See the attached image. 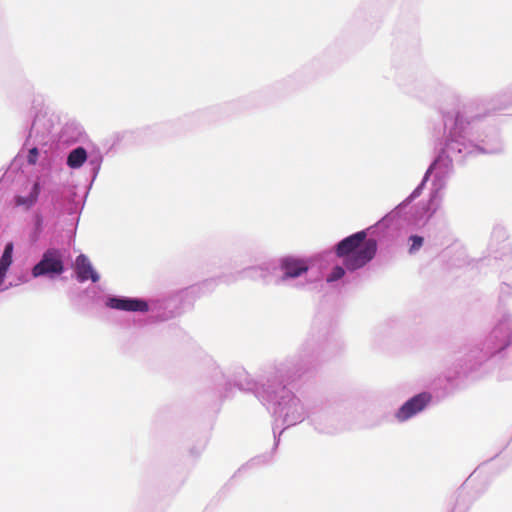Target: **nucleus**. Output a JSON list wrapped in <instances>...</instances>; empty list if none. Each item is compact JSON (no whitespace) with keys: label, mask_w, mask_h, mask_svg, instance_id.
<instances>
[{"label":"nucleus","mask_w":512,"mask_h":512,"mask_svg":"<svg viewBox=\"0 0 512 512\" xmlns=\"http://www.w3.org/2000/svg\"><path fill=\"white\" fill-rule=\"evenodd\" d=\"M376 252V240L367 238L365 231L346 237L336 247V255L343 259V265L349 271L364 267L374 258Z\"/></svg>","instance_id":"1"},{"label":"nucleus","mask_w":512,"mask_h":512,"mask_svg":"<svg viewBox=\"0 0 512 512\" xmlns=\"http://www.w3.org/2000/svg\"><path fill=\"white\" fill-rule=\"evenodd\" d=\"M64 270L63 262L58 250H47L41 261L32 270L34 277L46 274H61Z\"/></svg>","instance_id":"2"},{"label":"nucleus","mask_w":512,"mask_h":512,"mask_svg":"<svg viewBox=\"0 0 512 512\" xmlns=\"http://www.w3.org/2000/svg\"><path fill=\"white\" fill-rule=\"evenodd\" d=\"M430 401L431 395L429 393L417 394L401 406L396 413V418L401 422L406 421L422 411Z\"/></svg>","instance_id":"3"},{"label":"nucleus","mask_w":512,"mask_h":512,"mask_svg":"<svg viewBox=\"0 0 512 512\" xmlns=\"http://www.w3.org/2000/svg\"><path fill=\"white\" fill-rule=\"evenodd\" d=\"M107 306L112 309L132 312H147L149 310V306L146 301L134 298H109Z\"/></svg>","instance_id":"4"},{"label":"nucleus","mask_w":512,"mask_h":512,"mask_svg":"<svg viewBox=\"0 0 512 512\" xmlns=\"http://www.w3.org/2000/svg\"><path fill=\"white\" fill-rule=\"evenodd\" d=\"M75 271L77 274V278L80 282H84L87 280H91L92 282H97L99 280V276L96 271L93 269L91 262L88 257L84 254H80L75 261Z\"/></svg>","instance_id":"5"},{"label":"nucleus","mask_w":512,"mask_h":512,"mask_svg":"<svg viewBox=\"0 0 512 512\" xmlns=\"http://www.w3.org/2000/svg\"><path fill=\"white\" fill-rule=\"evenodd\" d=\"M284 278H295L308 270L307 263L302 259L285 258L282 261Z\"/></svg>","instance_id":"6"},{"label":"nucleus","mask_w":512,"mask_h":512,"mask_svg":"<svg viewBox=\"0 0 512 512\" xmlns=\"http://www.w3.org/2000/svg\"><path fill=\"white\" fill-rule=\"evenodd\" d=\"M481 115H468L466 112H458L455 117L454 127L451 130L453 138L462 137L466 131L467 126L475 120H480Z\"/></svg>","instance_id":"7"},{"label":"nucleus","mask_w":512,"mask_h":512,"mask_svg":"<svg viewBox=\"0 0 512 512\" xmlns=\"http://www.w3.org/2000/svg\"><path fill=\"white\" fill-rule=\"evenodd\" d=\"M40 194V184L35 182L32 186L30 193L27 196H16L15 205L30 209L38 200Z\"/></svg>","instance_id":"8"},{"label":"nucleus","mask_w":512,"mask_h":512,"mask_svg":"<svg viewBox=\"0 0 512 512\" xmlns=\"http://www.w3.org/2000/svg\"><path fill=\"white\" fill-rule=\"evenodd\" d=\"M87 159V152L83 147H78L72 150L67 158V165L70 168H80Z\"/></svg>","instance_id":"9"},{"label":"nucleus","mask_w":512,"mask_h":512,"mask_svg":"<svg viewBox=\"0 0 512 512\" xmlns=\"http://www.w3.org/2000/svg\"><path fill=\"white\" fill-rule=\"evenodd\" d=\"M12 253H13V243L9 242L6 244L4 252L0 258V267L8 270L10 265L12 264Z\"/></svg>","instance_id":"10"},{"label":"nucleus","mask_w":512,"mask_h":512,"mask_svg":"<svg viewBox=\"0 0 512 512\" xmlns=\"http://www.w3.org/2000/svg\"><path fill=\"white\" fill-rule=\"evenodd\" d=\"M344 274H345V270H344L343 267L335 266L332 269L331 274L328 276L327 281L328 282H333V281L339 280V279H341L344 276Z\"/></svg>","instance_id":"11"},{"label":"nucleus","mask_w":512,"mask_h":512,"mask_svg":"<svg viewBox=\"0 0 512 512\" xmlns=\"http://www.w3.org/2000/svg\"><path fill=\"white\" fill-rule=\"evenodd\" d=\"M410 240L412 242L411 244V247H410V252H414L418 249H420V247L423 245V238L421 236H418V235H412L410 237Z\"/></svg>","instance_id":"12"},{"label":"nucleus","mask_w":512,"mask_h":512,"mask_svg":"<svg viewBox=\"0 0 512 512\" xmlns=\"http://www.w3.org/2000/svg\"><path fill=\"white\" fill-rule=\"evenodd\" d=\"M38 158V149L32 148L29 150L27 160L30 164H35Z\"/></svg>","instance_id":"13"},{"label":"nucleus","mask_w":512,"mask_h":512,"mask_svg":"<svg viewBox=\"0 0 512 512\" xmlns=\"http://www.w3.org/2000/svg\"><path fill=\"white\" fill-rule=\"evenodd\" d=\"M7 270L0 267V285L3 284Z\"/></svg>","instance_id":"14"}]
</instances>
